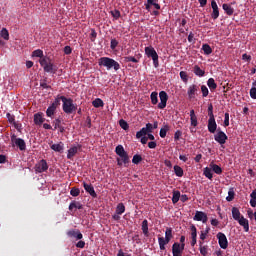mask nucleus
<instances>
[{"instance_id": "f257e3e1", "label": "nucleus", "mask_w": 256, "mask_h": 256, "mask_svg": "<svg viewBox=\"0 0 256 256\" xmlns=\"http://www.w3.org/2000/svg\"><path fill=\"white\" fill-rule=\"evenodd\" d=\"M98 65L106 67L108 71L111 69H114V71H119V69H121V64H119V62L115 61L113 58L109 57L100 58Z\"/></svg>"}, {"instance_id": "f03ea898", "label": "nucleus", "mask_w": 256, "mask_h": 256, "mask_svg": "<svg viewBox=\"0 0 256 256\" xmlns=\"http://www.w3.org/2000/svg\"><path fill=\"white\" fill-rule=\"evenodd\" d=\"M39 63L41 67H43L45 73H53L55 75L57 73V66L51 61L49 56H44L40 58Z\"/></svg>"}, {"instance_id": "7ed1b4c3", "label": "nucleus", "mask_w": 256, "mask_h": 256, "mask_svg": "<svg viewBox=\"0 0 256 256\" xmlns=\"http://www.w3.org/2000/svg\"><path fill=\"white\" fill-rule=\"evenodd\" d=\"M115 153L118 155L119 158H117V165L121 167V165H127L129 163V154L127 151H125V148L123 145H118L115 148Z\"/></svg>"}, {"instance_id": "20e7f679", "label": "nucleus", "mask_w": 256, "mask_h": 256, "mask_svg": "<svg viewBox=\"0 0 256 256\" xmlns=\"http://www.w3.org/2000/svg\"><path fill=\"white\" fill-rule=\"evenodd\" d=\"M62 109L66 115H71L72 113H75L77 111V104L73 103V99L62 97Z\"/></svg>"}, {"instance_id": "39448f33", "label": "nucleus", "mask_w": 256, "mask_h": 256, "mask_svg": "<svg viewBox=\"0 0 256 256\" xmlns=\"http://www.w3.org/2000/svg\"><path fill=\"white\" fill-rule=\"evenodd\" d=\"M145 55L152 59L154 67H159V54H157V51L155 48H153V46L145 47Z\"/></svg>"}, {"instance_id": "423d86ee", "label": "nucleus", "mask_w": 256, "mask_h": 256, "mask_svg": "<svg viewBox=\"0 0 256 256\" xmlns=\"http://www.w3.org/2000/svg\"><path fill=\"white\" fill-rule=\"evenodd\" d=\"M11 143L12 145H15L20 149L21 151H25L27 149V144L25 143V140L22 138H17V135L12 134L11 135Z\"/></svg>"}, {"instance_id": "0eeeda50", "label": "nucleus", "mask_w": 256, "mask_h": 256, "mask_svg": "<svg viewBox=\"0 0 256 256\" xmlns=\"http://www.w3.org/2000/svg\"><path fill=\"white\" fill-rule=\"evenodd\" d=\"M49 169V165L47 164V160L42 159L38 163L35 164L34 170L35 173H45Z\"/></svg>"}, {"instance_id": "6e6552de", "label": "nucleus", "mask_w": 256, "mask_h": 256, "mask_svg": "<svg viewBox=\"0 0 256 256\" xmlns=\"http://www.w3.org/2000/svg\"><path fill=\"white\" fill-rule=\"evenodd\" d=\"M214 139L217 143H219V145H225L229 137L227 134H225V132L221 131V129H218L217 133L214 135Z\"/></svg>"}, {"instance_id": "1a4fd4ad", "label": "nucleus", "mask_w": 256, "mask_h": 256, "mask_svg": "<svg viewBox=\"0 0 256 256\" xmlns=\"http://www.w3.org/2000/svg\"><path fill=\"white\" fill-rule=\"evenodd\" d=\"M183 251H185V244H180L179 242H175L172 245L173 256H183Z\"/></svg>"}, {"instance_id": "9d476101", "label": "nucleus", "mask_w": 256, "mask_h": 256, "mask_svg": "<svg viewBox=\"0 0 256 256\" xmlns=\"http://www.w3.org/2000/svg\"><path fill=\"white\" fill-rule=\"evenodd\" d=\"M148 133H153V124L151 123H147L146 127H143L136 133V139H141V137L147 135Z\"/></svg>"}, {"instance_id": "9b49d317", "label": "nucleus", "mask_w": 256, "mask_h": 256, "mask_svg": "<svg viewBox=\"0 0 256 256\" xmlns=\"http://www.w3.org/2000/svg\"><path fill=\"white\" fill-rule=\"evenodd\" d=\"M216 237L218 239V243L221 249H227V247H229V241L227 240V236L223 232H219Z\"/></svg>"}, {"instance_id": "f8f14e48", "label": "nucleus", "mask_w": 256, "mask_h": 256, "mask_svg": "<svg viewBox=\"0 0 256 256\" xmlns=\"http://www.w3.org/2000/svg\"><path fill=\"white\" fill-rule=\"evenodd\" d=\"M159 98L160 103H158V109H165L167 107V101H169V95L165 91H160Z\"/></svg>"}, {"instance_id": "ddd939ff", "label": "nucleus", "mask_w": 256, "mask_h": 256, "mask_svg": "<svg viewBox=\"0 0 256 256\" xmlns=\"http://www.w3.org/2000/svg\"><path fill=\"white\" fill-rule=\"evenodd\" d=\"M67 236L70 237V239H75V241H81V239H83V233L78 229L69 230Z\"/></svg>"}, {"instance_id": "4468645a", "label": "nucleus", "mask_w": 256, "mask_h": 256, "mask_svg": "<svg viewBox=\"0 0 256 256\" xmlns=\"http://www.w3.org/2000/svg\"><path fill=\"white\" fill-rule=\"evenodd\" d=\"M197 93H199V85L191 84L187 90L188 98L195 99V97H197Z\"/></svg>"}, {"instance_id": "2eb2a0df", "label": "nucleus", "mask_w": 256, "mask_h": 256, "mask_svg": "<svg viewBox=\"0 0 256 256\" xmlns=\"http://www.w3.org/2000/svg\"><path fill=\"white\" fill-rule=\"evenodd\" d=\"M82 145L78 144L77 146H73L68 150L67 153V159L73 160V157L76 156L77 153H79V151H81L82 149Z\"/></svg>"}, {"instance_id": "dca6fc26", "label": "nucleus", "mask_w": 256, "mask_h": 256, "mask_svg": "<svg viewBox=\"0 0 256 256\" xmlns=\"http://www.w3.org/2000/svg\"><path fill=\"white\" fill-rule=\"evenodd\" d=\"M211 8H212L211 18L215 21L219 19V6L217 5V2L215 0L211 1Z\"/></svg>"}, {"instance_id": "f3484780", "label": "nucleus", "mask_w": 256, "mask_h": 256, "mask_svg": "<svg viewBox=\"0 0 256 256\" xmlns=\"http://www.w3.org/2000/svg\"><path fill=\"white\" fill-rule=\"evenodd\" d=\"M208 219L207 214L203 211H196L193 217L194 221H202V223H207Z\"/></svg>"}, {"instance_id": "a211bd4d", "label": "nucleus", "mask_w": 256, "mask_h": 256, "mask_svg": "<svg viewBox=\"0 0 256 256\" xmlns=\"http://www.w3.org/2000/svg\"><path fill=\"white\" fill-rule=\"evenodd\" d=\"M83 187L86 191V193H89L91 197L96 199L97 197V192H95V188L93 187V184H87L86 182H83Z\"/></svg>"}, {"instance_id": "6ab92c4d", "label": "nucleus", "mask_w": 256, "mask_h": 256, "mask_svg": "<svg viewBox=\"0 0 256 256\" xmlns=\"http://www.w3.org/2000/svg\"><path fill=\"white\" fill-rule=\"evenodd\" d=\"M170 242H171V238H167L166 236L165 238L159 237L158 243H159L160 251H165V245H169Z\"/></svg>"}, {"instance_id": "aec40b11", "label": "nucleus", "mask_w": 256, "mask_h": 256, "mask_svg": "<svg viewBox=\"0 0 256 256\" xmlns=\"http://www.w3.org/2000/svg\"><path fill=\"white\" fill-rule=\"evenodd\" d=\"M208 131L209 133H215L217 131V121H215V118L208 119Z\"/></svg>"}, {"instance_id": "412c9836", "label": "nucleus", "mask_w": 256, "mask_h": 256, "mask_svg": "<svg viewBox=\"0 0 256 256\" xmlns=\"http://www.w3.org/2000/svg\"><path fill=\"white\" fill-rule=\"evenodd\" d=\"M238 223L241 225V227H243L246 233H249V220H247L244 216H241Z\"/></svg>"}, {"instance_id": "4be33fe9", "label": "nucleus", "mask_w": 256, "mask_h": 256, "mask_svg": "<svg viewBox=\"0 0 256 256\" xmlns=\"http://www.w3.org/2000/svg\"><path fill=\"white\" fill-rule=\"evenodd\" d=\"M50 149H52V151H55L56 153H63L65 145L63 144V142H60L58 144H52L50 146Z\"/></svg>"}, {"instance_id": "5701e85b", "label": "nucleus", "mask_w": 256, "mask_h": 256, "mask_svg": "<svg viewBox=\"0 0 256 256\" xmlns=\"http://www.w3.org/2000/svg\"><path fill=\"white\" fill-rule=\"evenodd\" d=\"M34 123L35 125H43V123H45V118H43V113L34 114Z\"/></svg>"}, {"instance_id": "b1692460", "label": "nucleus", "mask_w": 256, "mask_h": 256, "mask_svg": "<svg viewBox=\"0 0 256 256\" xmlns=\"http://www.w3.org/2000/svg\"><path fill=\"white\" fill-rule=\"evenodd\" d=\"M190 123L192 127H197L199 122L197 121V115H195V110H190Z\"/></svg>"}, {"instance_id": "393cba45", "label": "nucleus", "mask_w": 256, "mask_h": 256, "mask_svg": "<svg viewBox=\"0 0 256 256\" xmlns=\"http://www.w3.org/2000/svg\"><path fill=\"white\" fill-rule=\"evenodd\" d=\"M193 73L196 75V77H205V70L201 69L199 65H195L193 67Z\"/></svg>"}, {"instance_id": "a878e982", "label": "nucleus", "mask_w": 256, "mask_h": 256, "mask_svg": "<svg viewBox=\"0 0 256 256\" xmlns=\"http://www.w3.org/2000/svg\"><path fill=\"white\" fill-rule=\"evenodd\" d=\"M222 9L225 11L226 15H233V13H235V9H233V7H231V5L224 3L222 5Z\"/></svg>"}, {"instance_id": "bb28decb", "label": "nucleus", "mask_w": 256, "mask_h": 256, "mask_svg": "<svg viewBox=\"0 0 256 256\" xmlns=\"http://www.w3.org/2000/svg\"><path fill=\"white\" fill-rule=\"evenodd\" d=\"M203 175H204L207 179H209L210 181L213 180V171H212L211 166L204 168V170H203Z\"/></svg>"}, {"instance_id": "cd10ccee", "label": "nucleus", "mask_w": 256, "mask_h": 256, "mask_svg": "<svg viewBox=\"0 0 256 256\" xmlns=\"http://www.w3.org/2000/svg\"><path fill=\"white\" fill-rule=\"evenodd\" d=\"M232 217L234 221H239L241 219V211H239V208H232Z\"/></svg>"}, {"instance_id": "c85d7f7f", "label": "nucleus", "mask_w": 256, "mask_h": 256, "mask_svg": "<svg viewBox=\"0 0 256 256\" xmlns=\"http://www.w3.org/2000/svg\"><path fill=\"white\" fill-rule=\"evenodd\" d=\"M209 167L212 168V170L216 173V175H221V173H223V169L219 165L213 162L210 163Z\"/></svg>"}, {"instance_id": "c756f323", "label": "nucleus", "mask_w": 256, "mask_h": 256, "mask_svg": "<svg viewBox=\"0 0 256 256\" xmlns=\"http://www.w3.org/2000/svg\"><path fill=\"white\" fill-rule=\"evenodd\" d=\"M199 251L202 256H207L209 253V246L207 245L203 246V242H200Z\"/></svg>"}, {"instance_id": "7c9ffc66", "label": "nucleus", "mask_w": 256, "mask_h": 256, "mask_svg": "<svg viewBox=\"0 0 256 256\" xmlns=\"http://www.w3.org/2000/svg\"><path fill=\"white\" fill-rule=\"evenodd\" d=\"M179 199H181V192L179 190L173 192L172 203L175 205L179 203Z\"/></svg>"}, {"instance_id": "2f4dec72", "label": "nucleus", "mask_w": 256, "mask_h": 256, "mask_svg": "<svg viewBox=\"0 0 256 256\" xmlns=\"http://www.w3.org/2000/svg\"><path fill=\"white\" fill-rule=\"evenodd\" d=\"M56 111H57V108L50 105L46 110L47 117H50L51 119H53V115H55Z\"/></svg>"}, {"instance_id": "473e14b6", "label": "nucleus", "mask_w": 256, "mask_h": 256, "mask_svg": "<svg viewBox=\"0 0 256 256\" xmlns=\"http://www.w3.org/2000/svg\"><path fill=\"white\" fill-rule=\"evenodd\" d=\"M63 97L65 96H61L58 95L56 96L54 102L51 104L52 107H54L55 109H57V107H59L61 105V101H63Z\"/></svg>"}, {"instance_id": "72a5a7b5", "label": "nucleus", "mask_w": 256, "mask_h": 256, "mask_svg": "<svg viewBox=\"0 0 256 256\" xmlns=\"http://www.w3.org/2000/svg\"><path fill=\"white\" fill-rule=\"evenodd\" d=\"M207 85H208L210 91H215V89H217V83H215V79H213V78L208 79Z\"/></svg>"}, {"instance_id": "f704fd0d", "label": "nucleus", "mask_w": 256, "mask_h": 256, "mask_svg": "<svg viewBox=\"0 0 256 256\" xmlns=\"http://www.w3.org/2000/svg\"><path fill=\"white\" fill-rule=\"evenodd\" d=\"M171 128L169 127V125H164L161 129H160V137L162 139H165L167 137V131H169Z\"/></svg>"}, {"instance_id": "c9c22d12", "label": "nucleus", "mask_w": 256, "mask_h": 256, "mask_svg": "<svg viewBox=\"0 0 256 256\" xmlns=\"http://www.w3.org/2000/svg\"><path fill=\"white\" fill-rule=\"evenodd\" d=\"M202 51H204V55H211V53H213V48H211L209 44H203Z\"/></svg>"}, {"instance_id": "e433bc0d", "label": "nucleus", "mask_w": 256, "mask_h": 256, "mask_svg": "<svg viewBox=\"0 0 256 256\" xmlns=\"http://www.w3.org/2000/svg\"><path fill=\"white\" fill-rule=\"evenodd\" d=\"M92 105L96 109H99V107H103L105 103H103V100L101 98H96L95 100L92 101Z\"/></svg>"}, {"instance_id": "4c0bfd02", "label": "nucleus", "mask_w": 256, "mask_h": 256, "mask_svg": "<svg viewBox=\"0 0 256 256\" xmlns=\"http://www.w3.org/2000/svg\"><path fill=\"white\" fill-rule=\"evenodd\" d=\"M157 92H152L150 95L152 105H157L159 103V97Z\"/></svg>"}, {"instance_id": "58836bf2", "label": "nucleus", "mask_w": 256, "mask_h": 256, "mask_svg": "<svg viewBox=\"0 0 256 256\" xmlns=\"http://www.w3.org/2000/svg\"><path fill=\"white\" fill-rule=\"evenodd\" d=\"M142 232L144 235H149V221L146 219L142 222Z\"/></svg>"}, {"instance_id": "ea45409f", "label": "nucleus", "mask_w": 256, "mask_h": 256, "mask_svg": "<svg viewBox=\"0 0 256 256\" xmlns=\"http://www.w3.org/2000/svg\"><path fill=\"white\" fill-rule=\"evenodd\" d=\"M0 37L5 41H9V30H7V28H2L0 31Z\"/></svg>"}, {"instance_id": "a19ab883", "label": "nucleus", "mask_w": 256, "mask_h": 256, "mask_svg": "<svg viewBox=\"0 0 256 256\" xmlns=\"http://www.w3.org/2000/svg\"><path fill=\"white\" fill-rule=\"evenodd\" d=\"M233 199H235V189L230 188L228 191V196L226 197V201L231 202Z\"/></svg>"}, {"instance_id": "79ce46f5", "label": "nucleus", "mask_w": 256, "mask_h": 256, "mask_svg": "<svg viewBox=\"0 0 256 256\" xmlns=\"http://www.w3.org/2000/svg\"><path fill=\"white\" fill-rule=\"evenodd\" d=\"M174 173H175L176 177H183V168H181V166H179V165H175Z\"/></svg>"}, {"instance_id": "37998d69", "label": "nucleus", "mask_w": 256, "mask_h": 256, "mask_svg": "<svg viewBox=\"0 0 256 256\" xmlns=\"http://www.w3.org/2000/svg\"><path fill=\"white\" fill-rule=\"evenodd\" d=\"M142 161H143V157H142L141 155H139V154H135V155L133 156V158H132V163H133L134 165H139L140 162H142Z\"/></svg>"}, {"instance_id": "c03bdc74", "label": "nucleus", "mask_w": 256, "mask_h": 256, "mask_svg": "<svg viewBox=\"0 0 256 256\" xmlns=\"http://www.w3.org/2000/svg\"><path fill=\"white\" fill-rule=\"evenodd\" d=\"M209 231H211V228L209 226L206 227L205 231H201V234H200L201 241H205V239H207V235H209Z\"/></svg>"}, {"instance_id": "a18cd8bd", "label": "nucleus", "mask_w": 256, "mask_h": 256, "mask_svg": "<svg viewBox=\"0 0 256 256\" xmlns=\"http://www.w3.org/2000/svg\"><path fill=\"white\" fill-rule=\"evenodd\" d=\"M32 57H39V59H43L45 55H43V50L37 49L32 52Z\"/></svg>"}, {"instance_id": "49530a36", "label": "nucleus", "mask_w": 256, "mask_h": 256, "mask_svg": "<svg viewBox=\"0 0 256 256\" xmlns=\"http://www.w3.org/2000/svg\"><path fill=\"white\" fill-rule=\"evenodd\" d=\"M125 211V204L119 203L116 207V213L117 215H123V212Z\"/></svg>"}, {"instance_id": "de8ad7c7", "label": "nucleus", "mask_w": 256, "mask_h": 256, "mask_svg": "<svg viewBox=\"0 0 256 256\" xmlns=\"http://www.w3.org/2000/svg\"><path fill=\"white\" fill-rule=\"evenodd\" d=\"M80 193H81V190L79 188L73 187L70 190V195H72V197H79Z\"/></svg>"}, {"instance_id": "09e8293b", "label": "nucleus", "mask_w": 256, "mask_h": 256, "mask_svg": "<svg viewBox=\"0 0 256 256\" xmlns=\"http://www.w3.org/2000/svg\"><path fill=\"white\" fill-rule=\"evenodd\" d=\"M124 61L125 63H139V60H137V58L133 57V56H126L124 57Z\"/></svg>"}, {"instance_id": "8fccbe9b", "label": "nucleus", "mask_w": 256, "mask_h": 256, "mask_svg": "<svg viewBox=\"0 0 256 256\" xmlns=\"http://www.w3.org/2000/svg\"><path fill=\"white\" fill-rule=\"evenodd\" d=\"M119 125H120L121 129H123L124 131H127L129 129V124L124 119H121L119 121Z\"/></svg>"}, {"instance_id": "3c124183", "label": "nucleus", "mask_w": 256, "mask_h": 256, "mask_svg": "<svg viewBox=\"0 0 256 256\" xmlns=\"http://www.w3.org/2000/svg\"><path fill=\"white\" fill-rule=\"evenodd\" d=\"M180 78L183 81V83H187L189 81V75H187V72L185 71L180 72Z\"/></svg>"}, {"instance_id": "603ef678", "label": "nucleus", "mask_w": 256, "mask_h": 256, "mask_svg": "<svg viewBox=\"0 0 256 256\" xmlns=\"http://www.w3.org/2000/svg\"><path fill=\"white\" fill-rule=\"evenodd\" d=\"M190 231L192 239H197V227H195V225L192 224L190 226Z\"/></svg>"}, {"instance_id": "864d4df0", "label": "nucleus", "mask_w": 256, "mask_h": 256, "mask_svg": "<svg viewBox=\"0 0 256 256\" xmlns=\"http://www.w3.org/2000/svg\"><path fill=\"white\" fill-rule=\"evenodd\" d=\"M165 237L168 239H173V228H170V227L166 228Z\"/></svg>"}, {"instance_id": "5fc2aeb1", "label": "nucleus", "mask_w": 256, "mask_h": 256, "mask_svg": "<svg viewBox=\"0 0 256 256\" xmlns=\"http://www.w3.org/2000/svg\"><path fill=\"white\" fill-rule=\"evenodd\" d=\"M117 45H119V41H117V39L115 38H112L110 42V48L112 49V51H115V49H117Z\"/></svg>"}, {"instance_id": "6e6d98bb", "label": "nucleus", "mask_w": 256, "mask_h": 256, "mask_svg": "<svg viewBox=\"0 0 256 256\" xmlns=\"http://www.w3.org/2000/svg\"><path fill=\"white\" fill-rule=\"evenodd\" d=\"M6 117L8 119V123H10V125L15 124V115L11 114V113H7Z\"/></svg>"}, {"instance_id": "4d7b16f0", "label": "nucleus", "mask_w": 256, "mask_h": 256, "mask_svg": "<svg viewBox=\"0 0 256 256\" xmlns=\"http://www.w3.org/2000/svg\"><path fill=\"white\" fill-rule=\"evenodd\" d=\"M208 117L209 119L215 118V114H213V104L208 105Z\"/></svg>"}, {"instance_id": "13d9d810", "label": "nucleus", "mask_w": 256, "mask_h": 256, "mask_svg": "<svg viewBox=\"0 0 256 256\" xmlns=\"http://www.w3.org/2000/svg\"><path fill=\"white\" fill-rule=\"evenodd\" d=\"M157 1H159V0H147V3L149 5H153L155 7V9L159 10V9H161V5H159L157 3Z\"/></svg>"}, {"instance_id": "bf43d9fd", "label": "nucleus", "mask_w": 256, "mask_h": 256, "mask_svg": "<svg viewBox=\"0 0 256 256\" xmlns=\"http://www.w3.org/2000/svg\"><path fill=\"white\" fill-rule=\"evenodd\" d=\"M202 96L207 97L209 95V88H207L205 85L201 86Z\"/></svg>"}, {"instance_id": "052dcab7", "label": "nucleus", "mask_w": 256, "mask_h": 256, "mask_svg": "<svg viewBox=\"0 0 256 256\" xmlns=\"http://www.w3.org/2000/svg\"><path fill=\"white\" fill-rule=\"evenodd\" d=\"M224 127H229V112L224 114Z\"/></svg>"}, {"instance_id": "680f3d73", "label": "nucleus", "mask_w": 256, "mask_h": 256, "mask_svg": "<svg viewBox=\"0 0 256 256\" xmlns=\"http://www.w3.org/2000/svg\"><path fill=\"white\" fill-rule=\"evenodd\" d=\"M95 39H97V32L95 31V29H92L90 33V41L94 42Z\"/></svg>"}, {"instance_id": "e2e57ef3", "label": "nucleus", "mask_w": 256, "mask_h": 256, "mask_svg": "<svg viewBox=\"0 0 256 256\" xmlns=\"http://www.w3.org/2000/svg\"><path fill=\"white\" fill-rule=\"evenodd\" d=\"M53 125H54V131L58 128L61 127V119L57 118L53 121Z\"/></svg>"}, {"instance_id": "0e129e2a", "label": "nucleus", "mask_w": 256, "mask_h": 256, "mask_svg": "<svg viewBox=\"0 0 256 256\" xmlns=\"http://www.w3.org/2000/svg\"><path fill=\"white\" fill-rule=\"evenodd\" d=\"M76 247H77L78 249H85V241L79 240V241L76 243Z\"/></svg>"}, {"instance_id": "69168bd1", "label": "nucleus", "mask_w": 256, "mask_h": 256, "mask_svg": "<svg viewBox=\"0 0 256 256\" xmlns=\"http://www.w3.org/2000/svg\"><path fill=\"white\" fill-rule=\"evenodd\" d=\"M111 14L114 19H119V17H121V12L119 10H114L111 12Z\"/></svg>"}, {"instance_id": "338daca9", "label": "nucleus", "mask_w": 256, "mask_h": 256, "mask_svg": "<svg viewBox=\"0 0 256 256\" xmlns=\"http://www.w3.org/2000/svg\"><path fill=\"white\" fill-rule=\"evenodd\" d=\"M13 126L15 127V129H16L19 133H21V131L23 130V125H22L21 123L15 122V123L13 124Z\"/></svg>"}, {"instance_id": "774afa93", "label": "nucleus", "mask_w": 256, "mask_h": 256, "mask_svg": "<svg viewBox=\"0 0 256 256\" xmlns=\"http://www.w3.org/2000/svg\"><path fill=\"white\" fill-rule=\"evenodd\" d=\"M250 97H251V99H256V88L255 87H252L250 89Z\"/></svg>"}]
</instances>
